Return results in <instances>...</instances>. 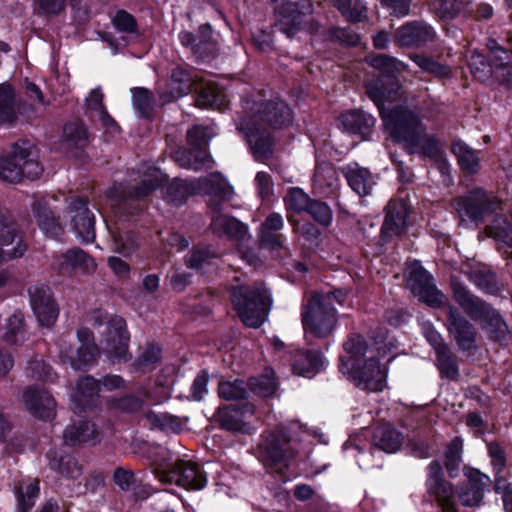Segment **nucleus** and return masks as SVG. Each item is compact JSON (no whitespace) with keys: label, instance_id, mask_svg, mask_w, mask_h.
Segmentation results:
<instances>
[{"label":"nucleus","instance_id":"40","mask_svg":"<svg viewBox=\"0 0 512 512\" xmlns=\"http://www.w3.org/2000/svg\"><path fill=\"white\" fill-rule=\"evenodd\" d=\"M346 179L349 186L360 196L368 195L377 182L369 170L358 165L348 167Z\"/></svg>","mask_w":512,"mask_h":512},{"label":"nucleus","instance_id":"48","mask_svg":"<svg viewBox=\"0 0 512 512\" xmlns=\"http://www.w3.org/2000/svg\"><path fill=\"white\" fill-rule=\"evenodd\" d=\"M64 142L67 148H83L88 135L85 127L78 122H71L64 127Z\"/></svg>","mask_w":512,"mask_h":512},{"label":"nucleus","instance_id":"3","mask_svg":"<svg viewBox=\"0 0 512 512\" xmlns=\"http://www.w3.org/2000/svg\"><path fill=\"white\" fill-rule=\"evenodd\" d=\"M347 293L342 290L315 293L302 310V325L306 334L327 338L335 329L337 311L333 304L342 305Z\"/></svg>","mask_w":512,"mask_h":512},{"label":"nucleus","instance_id":"9","mask_svg":"<svg viewBox=\"0 0 512 512\" xmlns=\"http://www.w3.org/2000/svg\"><path fill=\"white\" fill-rule=\"evenodd\" d=\"M259 451L265 465L279 473L291 465L296 454L284 426L266 431Z\"/></svg>","mask_w":512,"mask_h":512},{"label":"nucleus","instance_id":"60","mask_svg":"<svg viewBox=\"0 0 512 512\" xmlns=\"http://www.w3.org/2000/svg\"><path fill=\"white\" fill-rule=\"evenodd\" d=\"M472 281L486 293L493 294L497 291L496 275L491 271H475L471 276Z\"/></svg>","mask_w":512,"mask_h":512},{"label":"nucleus","instance_id":"6","mask_svg":"<svg viewBox=\"0 0 512 512\" xmlns=\"http://www.w3.org/2000/svg\"><path fill=\"white\" fill-rule=\"evenodd\" d=\"M231 300L242 322L251 328H258L265 322L272 306L271 294L262 286L233 287Z\"/></svg>","mask_w":512,"mask_h":512},{"label":"nucleus","instance_id":"20","mask_svg":"<svg viewBox=\"0 0 512 512\" xmlns=\"http://www.w3.org/2000/svg\"><path fill=\"white\" fill-rule=\"evenodd\" d=\"M427 489L443 512H455L454 491L450 484L442 479V468L438 461L431 462L428 467Z\"/></svg>","mask_w":512,"mask_h":512},{"label":"nucleus","instance_id":"55","mask_svg":"<svg viewBox=\"0 0 512 512\" xmlns=\"http://www.w3.org/2000/svg\"><path fill=\"white\" fill-rule=\"evenodd\" d=\"M132 100L135 110L141 117L149 118L153 111V99L151 93L144 88L132 90Z\"/></svg>","mask_w":512,"mask_h":512},{"label":"nucleus","instance_id":"32","mask_svg":"<svg viewBox=\"0 0 512 512\" xmlns=\"http://www.w3.org/2000/svg\"><path fill=\"white\" fill-rule=\"evenodd\" d=\"M20 101L10 84H0V125H13L19 114Z\"/></svg>","mask_w":512,"mask_h":512},{"label":"nucleus","instance_id":"31","mask_svg":"<svg viewBox=\"0 0 512 512\" xmlns=\"http://www.w3.org/2000/svg\"><path fill=\"white\" fill-rule=\"evenodd\" d=\"M449 330L455 337L459 347L463 350L472 348L475 340L474 327L456 310L449 308Z\"/></svg>","mask_w":512,"mask_h":512},{"label":"nucleus","instance_id":"16","mask_svg":"<svg viewBox=\"0 0 512 512\" xmlns=\"http://www.w3.org/2000/svg\"><path fill=\"white\" fill-rule=\"evenodd\" d=\"M125 382L118 375H107L100 384L96 379L86 376L79 380L71 398L77 406H88L93 397L98 395L102 389L114 391L124 388Z\"/></svg>","mask_w":512,"mask_h":512},{"label":"nucleus","instance_id":"57","mask_svg":"<svg viewBox=\"0 0 512 512\" xmlns=\"http://www.w3.org/2000/svg\"><path fill=\"white\" fill-rule=\"evenodd\" d=\"M461 450L462 442L458 438L452 440L447 447L445 452V467L450 476H454L455 472L458 470L461 462Z\"/></svg>","mask_w":512,"mask_h":512},{"label":"nucleus","instance_id":"59","mask_svg":"<svg viewBox=\"0 0 512 512\" xmlns=\"http://www.w3.org/2000/svg\"><path fill=\"white\" fill-rule=\"evenodd\" d=\"M27 373L33 379L44 380L47 382H52L54 380L52 368L46 365L41 359H34L30 361L27 367Z\"/></svg>","mask_w":512,"mask_h":512},{"label":"nucleus","instance_id":"45","mask_svg":"<svg viewBox=\"0 0 512 512\" xmlns=\"http://www.w3.org/2000/svg\"><path fill=\"white\" fill-rule=\"evenodd\" d=\"M333 2L350 22H361L367 18V8L361 0H333Z\"/></svg>","mask_w":512,"mask_h":512},{"label":"nucleus","instance_id":"4","mask_svg":"<svg viewBox=\"0 0 512 512\" xmlns=\"http://www.w3.org/2000/svg\"><path fill=\"white\" fill-rule=\"evenodd\" d=\"M368 63L381 75L366 82L367 95L378 107L381 116L382 111L391 113L395 108L386 107V103H392L400 90V85L392 77L407 71L408 66L394 57L383 54L370 57Z\"/></svg>","mask_w":512,"mask_h":512},{"label":"nucleus","instance_id":"10","mask_svg":"<svg viewBox=\"0 0 512 512\" xmlns=\"http://www.w3.org/2000/svg\"><path fill=\"white\" fill-rule=\"evenodd\" d=\"M43 167L32 157L31 151L21 145L0 157V179L8 183H18L23 178L31 180L41 176Z\"/></svg>","mask_w":512,"mask_h":512},{"label":"nucleus","instance_id":"5","mask_svg":"<svg viewBox=\"0 0 512 512\" xmlns=\"http://www.w3.org/2000/svg\"><path fill=\"white\" fill-rule=\"evenodd\" d=\"M196 193L210 196V206L217 210L219 202L232 197L233 188L219 173H212L192 182L175 179L166 187L164 197L167 202L179 206L184 204L190 195Z\"/></svg>","mask_w":512,"mask_h":512},{"label":"nucleus","instance_id":"41","mask_svg":"<svg viewBox=\"0 0 512 512\" xmlns=\"http://www.w3.org/2000/svg\"><path fill=\"white\" fill-rule=\"evenodd\" d=\"M323 365L324 360L319 353L298 351L292 361V370L297 375L312 377Z\"/></svg>","mask_w":512,"mask_h":512},{"label":"nucleus","instance_id":"11","mask_svg":"<svg viewBox=\"0 0 512 512\" xmlns=\"http://www.w3.org/2000/svg\"><path fill=\"white\" fill-rule=\"evenodd\" d=\"M156 477L164 483L176 484L188 490H201L207 484L203 468L196 462L177 459L173 464H158Z\"/></svg>","mask_w":512,"mask_h":512},{"label":"nucleus","instance_id":"56","mask_svg":"<svg viewBox=\"0 0 512 512\" xmlns=\"http://www.w3.org/2000/svg\"><path fill=\"white\" fill-rule=\"evenodd\" d=\"M18 497L19 512H26L30 509L34 502V498L39 493L38 481H30L25 486L20 485L16 488Z\"/></svg>","mask_w":512,"mask_h":512},{"label":"nucleus","instance_id":"18","mask_svg":"<svg viewBox=\"0 0 512 512\" xmlns=\"http://www.w3.org/2000/svg\"><path fill=\"white\" fill-rule=\"evenodd\" d=\"M276 4L275 26L288 37L294 36L298 31L304 30L308 23L307 15L300 12L297 4L289 0H271Z\"/></svg>","mask_w":512,"mask_h":512},{"label":"nucleus","instance_id":"22","mask_svg":"<svg viewBox=\"0 0 512 512\" xmlns=\"http://www.w3.org/2000/svg\"><path fill=\"white\" fill-rule=\"evenodd\" d=\"M435 37L433 27L422 21L406 23L395 33V41L401 47H420L434 41Z\"/></svg>","mask_w":512,"mask_h":512},{"label":"nucleus","instance_id":"27","mask_svg":"<svg viewBox=\"0 0 512 512\" xmlns=\"http://www.w3.org/2000/svg\"><path fill=\"white\" fill-rule=\"evenodd\" d=\"M284 227V220L281 214L271 213L266 217L258 228V239L262 246L271 250L283 247L284 237L278 234Z\"/></svg>","mask_w":512,"mask_h":512},{"label":"nucleus","instance_id":"61","mask_svg":"<svg viewBox=\"0 0 512 512\" xmlns=\"http://www.w3.org/2000/svg\"><path fill=\"white\" fill-rule=\"evenodd\" d=\"M437 367L443 377L456 379L458 376V369L450 356L449 349L437 354Z\"/></svg>","mask_w":512,"mask_h":512},{"label":"nucleus","instance_id":"36","mask_svg":"<svg viewBox=\"0 0 512 512\" xmlns=\"http://www.w3.org/2000/svg\"><path fill=\"white\" fill-rule=\"evenodd\" d=\"M211 230L218 236H226L236 240H243L248 232L247 227L237 219L220 214L213 216Z\"/></svg>","mask_w":512,"mask_h":512},{"label":"nucleus","instance_id":"33","mask_svg":"<svg viewBox=\"0 0 512 512\" xmlns=\"http://www.w3.org/2000/svg\"><path fill=\"white\" fill-rule=\"evenodd\" d=\"M341 126L348 132L367 136L375 125V118L363 111L352 110L341 115Z\"/></svg>","mask_w":512,"mask_h":512},{"label":"nucleus","instance_id":"8","mask_svg":"<svg viewBox=\"0 0 512 512\" xmlns=\"http://www.w3.org/2000/svg\"><path fill=\"white\" fill-rule=\"evenodd\" d=\"M453 291L456 302L471 317L480 320L494 340L502 341L510 334L508 325L494 308L472 296L461 285L453 283Z\"/></svg>","mask_w":512,"mask_h":512},{"label":"nucleus","instance_id":"43","mask_svg":"<svg viewBox=\"0 0 512 512\" xmlns=\"http://www.w3.org/2000/svg\"><path fill=\"white\" fill-rule=\"evenodd\" d=\"M452 152L456 156L460 168L466 174L473 175L479 171L480 159L477 152L464 142H455L452 146Z\"/></svg>","mask_w":512,"mask_h":512},{"label":"nucleus","instance_id":"58","mask_svg":"<svg viewBox=\"0 0 512 512\" xmlns=\"http://www.w3.org/2000/svg\"><path fill=\"white\" fill-rule=\"evenodd\" d=\"M306 212L322 226H328L332 221V211L324 202L312 200Z\"/></svg>","mask_w":512,"mask_h":512},{"label":"nucleus","instance_id":"44","mask_svg":"<svg viewBox=\"0 0 512 512\" xmlns=\"http://www.w3.org/2000/svg\"><path fill=\"white\" fill-rule=\"evenodd\" d=\"M33 210L36 213L39 227L47 236L55 238L61 234V226L55 220L53 213L46 204L37 202L34 204Z\"/></svg>","mask_w":512,"mask_h":512},{"label":"nucleus","instance_id":"42","mask_svg":"<svg viewBox=\"0 0 512 512\" xmlns=\"http://www.w3.org/2000/svg\"><path fill=\"white\" fill-rule=\"evenodd\" d=\"M175 161L183 168L199 170L208 167L210 156L205 149L193 147L191 149H179L174 154Z\"/></svg>","mask_w":512,"mask_h":512},{"label":"nucleus","instance_id":"13","mask_svg":"<svg viewBox=\"0 0 512 512\" xmlns=\"http://www.w3.org/2000/svg\"><path fill=\"white\" fill-rule=\"evenodd\" d=\"M407 286L421 302L432 307L444 303L445 296L436 288L432 276L418 261L411 262L405 272Z\"/></svg>","mask_w":512,"mask_h":512},{"label":"nucleus","instance_id":"15","mask_svg":"<svg viewBox=\"0 0 512 512\" xmlns=\"http://www.w3.org/2000/svg\"><path fill=\"white\" fill-rule=\"evenodd\" d=\"M77 337L79 341L77 351L74 352L69 346L63 345L59 356L63 362H69L73 369L81 370L95 363L99 351L92 333L87 328L79 329Z\"/></svg>","mask_w":512,"mask_h":512},{"label":"nucleus","instance_id":"53","mask_svg":"<svg viewBox=\"0 0 512 512\" xmlns=\"http://www.w3.org/2000/svg\"><path fill=\"white\" fill-rule=\"evenodd\" d=\"M345 351L349 354L348 359H342V362H349L350 368L358 364L359 357L367 352V345L360 335L351 336L344 344Z\"/></svg>","mask_w":512,"mask_h":512},{"label":"nucleus","instance_id":"19","mask_svg":"<svg viewBox=\"0 0 512 512\" xmlns=\"http://www.w3.org/2000/svg\"><path fill=\"white\" fill-rule=\"evenodd\" d=\"M31 307L42 326L50 327L58 317V307L52 297L51 289L47 286L29 288Z\"/></svg>","mask_w":512,"mask_h":512},{"label":"nucleus","instance_id":"39","mask_svg":"<svg viewBox=\"0 0 512 512\" xmlns=\"http://www.w3.org/2000/svg\"><path fill=\"white\" fill-rule=\"evenodd\" d=\"M112 238V249L125 257H129L139 248V239L131 230L123 226L109 228Z\"/></svg>","mask_w":512,"mask_h":512},{"label":"nucleus","instance_id":"38","mask_svg":"<svg viewBox=\"0 0 512 512\" xmlns=\"http://www.w3.org/2000/svg\"><path fill=\"white\" fill-rule=\"evenodd\" d=\"M197 104L201 107L221 109L226 105V95L223 90L212 81H205L201 78L198 83Z\"/></svg>","mask_w":512,"mask_h":512},{"label":"nucleus","instance_id":"62","mask_svg":"<svg viewBox=\"0 0 512 512\" xmlns=\"http://www.w3.org/2000/svg\"><path fill=\"white\" fill-rule=\"evenodd\" d=\"M411 59L424 71L430 72L436 76L444 77L449 74V69L430 58L421 55H412Z\"/></svg>","mask_w":512,"mask_h":512},{"label":"nucleus","instance_id":"37","mask_svg":"<svg viewBox=\"0 0 512 512\" xmlns=\"http://www.w3.org/2000/svg\"><path fill=\"white\" fill-rule=\"evenodd\" d=\"M258 117L271 125L282 126L292 120V111L284 101L273 100L261 105Z\"/></svg>","mask_w":512,"mask_h":512},{"label":"nucleus","instance_id":"35","mask_svg":"<svg viewBox=\"0 0 512 512\" xmlns=\"http://www.w3.org/2000/svg\"><path fill=\"white\" fill-rule=\"evenodd\" d=\"M374 447L386 452H396L403 443V436L392 425L383 424L375 428L372 436Z\"/></svg>","mask_w":512,"mask_h":512},{"label":"nucleus","instance_id":"46","mask_svg":"<svg viewBox=\"0 0 512 512\" xmlns=\"http://www.w3.org/2000/svg\"><path fill=\"white\" fill-rule=\"evenodd\" d=\"M274 372L272 369H266L264 374L258 377H252L249 380L250 390L258 396L270 397L277 388V383L274 380Z\"/></svg>","mask_w":512,"mask_h":512},{"label":"nucleus","instance_id":"24","mask_svg":"<svg viewBox=\"0 0 512 512\" xmlns=\"http://www.w3.org/2000/svg\"><path fill=\"white\" fill-rule=\"evenodd\" d=\"M238 129L245 134L256 159H263L271 154L273 140L266 129H261L246 119L240 121Z\"/></svg>","mask_w":512,"mask_h":512},{"label":"nucleus","instance_id":"28","mask_svg":"<svg viewBox=\"0 0 512 512\" xmlns=\"http://www.w3.org/2000/svg\"><path fill=\"white\" fill-rule=\"evenodd\" d=\"M408 209L401 200L390 201L386 207V216L381 228L384 237H392L401 234L406 226Z\"/></svg>","mask_w":512,"mask_h":512},{"label":"nucleus","instance_id":"29","mask_svg":"<svg viewBox=\"0 0 512 512\" xmlns=\"http://www.w3.org/2000/svg\"><path fill=\"white\" fill-rule=\"evenodd\" d=\"M468 481L458 493L459 498L465 506H475L483 498L485 487L488 485L489 477L478 470H470L467 473Z\"/></svg>","mask_w":512,"mask_h":512},{"label":"nucleus","instance_id":"14","mask_svg":"<svg viewBox=\"0 0 512 512\" xmlns=\"http://www.w3.org/2000/svg\"><path fill=\"white\" fill-rule=\"evenodd\" d=\"M342 374L348 375L351 381L359 388L372 392L382 391L385 387L386 369L379 364L373 356L362 365L359 363L350 368L349 362L340 363Z\"/></svg>","mask_w":512,"mask_h":512},{"label":"nucleus","instance_id":"64","mask_svg":"<svg viewBox=\"0 0 512 512\" xmlns=\"http://www.w3.org/2000/svg\"><path fill=\"white\" fill-rule=\"evenodd\" d=\"M113 24L119 32L132 34L136 32V22L132 15L119 11L113 19Z\"/></svg>","mask_w":512,"mask_h":512},{"label":"nucleus","instance_id":"23","mask_svg":"<svg viewBox=\"0 0 512 512\" xmlns=\"http://www.w3.org/2000/svg\"><path fill=\"white\" fill-rule=\"evenodd\" d=\"M23 401L27 410L34 417L50 420L55 415L56 402L52 395L44 389H26L23 393Z\"/></svg>","mask_w":512,"mask_h":512},{"label":"nucleus","instance_id":"21","mask_svg":"<svg viewBox=\"0 0 512 512\" xmlns=\"http://www.w3.org/2000/svg\"><path fill=\"white\" fill-rule=\"evenodd\" d=\"M71 226L77 238L83 243H90L95 239L94 215L87 208L83 199H75L69 205Z\"/></svg>","mask_w":512,"mask_h":512},{"label":"nucleus","instance_id":"25","mask_svg":"<svg viewBox=\"0 0 512 512\" xmlns=\"http://www.w3.org/2000/svg\"><path fill=\"white\" fill-rule=\"evenodd\" d=\"M26 245L14 223L0 219V263L6 259L21 257Z\"/></svg>","mask_w":512,"mask_h":512},{"label":"nucleus","instance_id":"26","mask_svg":"<svg viewBox=\"0 0 512 512\" xmlns=\"http://www.w3.org/2000/svg\"><path fill=\"white\" fill-rule=\"evenodd\" d=\"M201 77L192 76L187 70L177 67L172 71L170 91L168 93H160V101L162 104L169 103L177 98L189 94L192 90L198 89V83Z\"/></svg>","mask_w":512,"mask_h":512},{"label":"nucleus","instance_id":"12","mask_svg":"<svg viewBox=\"0 0 512 512\" xmlns=\"http://www.w3.org/2000/svg\"><path fill=\"white\" fill-rule=\"evenodd\" d=\"M166 178V175L158 168L147 166L141 176L133 179L132 184L124 186L122 183H115L106 190L105 196L112 206L128 198L141 199L161 186Z\"/></svg>","mask_w":512,"mask_h":512},{"label":"nucleus","instance_id":"7","mask_svg":"<svg viewBox=\"0 0 512 512\" xmlns=\"http://www.w3.org/2000/svg\"><path fill=\"white\" fill-rule=\"evenodd\" d=\"M94 326L98 328L101 336V345L107 357L115 361H126L129 358V336L125 320L118 315H109L103 310L92 313Z\"/></svg>","mask_w":512,"mask_h":512},{"label":"nucleus","instance_id":"47","mask_svg":"<svg viewBox=\"0 0 512 512\" xmlns=\"http://www.w3.org/2000/svg\"><path fill=\"white\" fill-rule=\"evenodd\" d=\"M312 199L301 188L292 187L288 189L284 197L285 208L288 212L301 213L307 211Z\"/></svg>","mask_w":512,"mask_h":512},{"label":"nucleus","instance_id":"30","mask_svg":"<svg viewBox=\"0 0 512 512\" xmlns=\"http://www.w3.org/2000/svg\"><path fill=\"white\" fill-rule=\"evenodd\" d=\"M63 439L69 446L95 444L99 441V433L93 423L81 420L66 427Z\"/></svg>","mask_w":512,"mask_h":512},{"label":"nucleus","instance_id":"63","mask_svg":"<svg viewBox=\"0 0 512 512\" xmlns=\"http://www.w3.org/2000/svg\"><path fill=\"white\" fill-rule=\"evenodd\" d=\"M336 181V172L330 165L321 164L316 167L314 174V182L318 186L334 187Z\"/></svg>","mask_w":512,"mask_h":512},{"label":"nucleus","instance_id":"52","mask_svg":"<svg viewBox=\"0 0 512 512\" xmlns=\"http://www.w3.org/2000/svg\"><path fill=\"white\" fill-rule=\"evenodd\" d=\"M216 134L214 125L203 126L196 125L188 131V142L192 147L198 149H205L209 140Z\"/></svg>","mask_w":512,"mask_h":512},{"label":"nucleus","instance_id":"49","mask_svg":"<svg viewBox=\"0 0 512 512\" xmlns=\"http://www.w3.org/2000/svg\"><path fill=\"white\" fill-rule=\"evenodd\" d=\"M22 324L23 314L21 312H15L4 317V319L0 321V325L4 329V333L2 335L3 339L10 344L18 343Z\"/></svg>","mask_w":512,"mask_h":512},{"label":"nucleus","instance_id":"2","mask_svg":"<svg viewBox=\"0 0 512 512\" xmlns=\"http://www.w3.org/2000/svg\"><path fill=\"white\" fill-rule=\"evenodd\" d=\"M382 119L390 136L403 143L410 153H419L440 161L442 168H446L447 163L443 160L438 139L425 133V127L414 111L397 106L391 113L382 111Z\"/></svg>","mask_w":512,"mask_h":512},{"label":"nucleus","instance_id":"1","mask_svg":"<svg viewBox=\"0 0 512 512\" xmlns=\"http://www.w3.org/2000/svg\"><path fill=\"white\" fill-rule=\"evenodd\" d=\"M455 209L462 217L476 223L490 221L485 227L486 234L499 244L507 257H512V214L506 213L501 200L482 188H475L465 196L455 199Z\"/></svg>","mask_w":512,"mask_h":512},{"label":"nucleus","instance_id":"50","mask_svg":"<svg viewBox=\"0 0 512 512\" xmlns=\"http://www.w3.org/2000/svg\"><path fill=\"white\" fill-rule=\"evenodd\" d=\"M50 458V466L56 469L61 475L67 478H77L82 474V467L70 455L62 456L59 460L48 455Z\"/></svg>","mask_w":512,"mask_h":512},{"label":"nucleus","instance_id":"54","mask_svg":"<svg viewBox=\"0 0 512 512\" xmlns=\"http://www.w3.org/2000/svg\"><path fill=\"white\" fill-rule=\"evenodd\" d=\"M465 4L464 0H433L431 8L440 18L448 20L455 17Z\"/></svg>","mask_w":512,"mask_h":512},{"label":"nucleus","instance_id":"34","mask_svg":"<svg viewBox=\"0 0 512 512\" xmlns=\"http://www.w3.org/2000/svg\"><path fill=\"white\" fill-rule=\"evenodd\" d=\"M253 414L254 408L251 405H245L242 408H228L220 413V423L228 431L248 432L249 425L246 419Z\"/></svg>","mask_w":512,"mask_h":512},{"label":"nucleus","instance_id":"51","mask_svg":"<svg viewBox=\"0 0 512 512\" xmlns=\"http://www.w3.org/2000/svg\"><path fill=\"white\" fill-rule=\"evenodd\" d=\"M218 393L227 401L241 400L247 396V388L243 380H227L219 383Z\"/></svg>","mask_w":512,"mask_h":512},{"label":"nucleus","instance_id":"17","mask_svg":"<svg viewBox=\"0 0 512 512\" xmlns=\"http://www.w3.org/2000/svg\"><path fill=\"white\" fill-rule=\"evenodd\" d=\"M52 267L61 275L71 276L77 272L90 274L96 270L97 265L94 259L83 250L74 248L65 253L55 255Z\"/></svg>","mask_w":512,"mask_h":512}]
</instances>
